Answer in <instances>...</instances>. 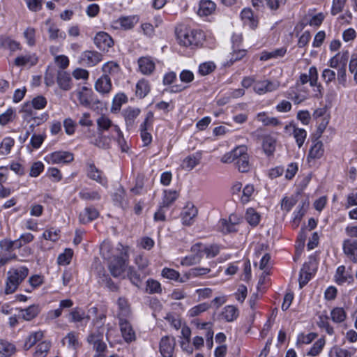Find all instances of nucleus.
<instances>
[{
  "label": "nucleus",
  "mask_w": 357,
  "mask_h": 357,
  "mask_svg": "<svg viewBox=\"0 0 357 357\" xmlns=\"http://www.w3.org/2000/svg\"><path fill=\"white\" fill-rule=\"evenodd\" d=\"M28 274L29 270L24 266L10 269L7 273L5 294H10L14 293Z\"/></svg>",
  "instance_id": "1"
},
{
  "label": "nucleus",
  "mask_w": 357,
  "mask_h": 357,
  "mask_svg": "<svg viewBox=\"0 0 357 357\" xmlns=\"http://www.w3.org/2000/svg\"><path fill=\"white\" fill-rule=\"evenodd\" d=\"M176 36L178 43L183 46L198 45L202 38V31L181 28L176 30Z\"/></svg>",
  "instance_id": "2"
},
{
  "label": "nucleus",
  "mask_w": 357,
  "mask_h": 357,
  "mask_svg": "<svg viewBox=\"0 0 357 357\" xmlns=\"http://www.w3.org/2000/svg\"><path fill=\"white\" fill-rule=\"evenodd\" d=\"M191 255L186 256L181 261L183 266H192L201 261L204 255V244L197 243L192 245L190 248Z\"/></svg>",
  "instance_id": "3"
},
{
  "label": "nucleus",
  "mask_w": 357,
  "mask_h": 357,
  "mask_svg": "<svg viewBox=\"0 0 357 357\" xmlns=\"http://www.w3.org/2000/svg\"><path fill=\"white\" fill-rule=\"evenodd\" d=\"M96 123L98 131L100 133L104 131H107L109 128H113L119 137V143L121 144V141L123 140V137L119 127L117 125H114L112 121L106 114H102L99 116L96 119Z\"/></svg>",
  "instance_id": "4"
},
{
  "label": "nucleus",
  "mask_w": 357,
  "mask_h": 357,
  "mask_svg": "<svg viewBox=\"0 0 357 357\" xmlns=\"http://www.w3.org/2000/svg\"><path fill=\"white\" fill-rule=\"evenodd\" d=\"M198 214V209L192 202H188L181 213V222L185 226L192 225Z\"/></svg>",
  "instance_id": "5"
},
{
  "label": "nucleus",
  "mask_w": 357,
  "mask_h": 357,
  "mask_svg": "<svg viewBox=\"0 0 357 357\" xmlns=\"http://www.w3.org/2000/svg\"><path fill=\"white\" fill-rule=\"evenodd\" d=\"M214 264V262H211L206 266H197L190 269L183 274L180 280V282H186L192 278L201 277L209 274L211 272V267Z\"/></svg>",
  "instance_id": "6"
},
{
  "label": "nucleus",
  "mask_w": 357,
  "mask_h": 357,
  "mask_svg": "<svg viewBox=\"0 0 357 357\" xmlns=\"http://www.w3.org/2000/svg\"><path fill=\"white\" fill-rule=\"evenodd\" d=\"M73 160V154L68 151H55L46 157V160L51 164L70 163Z\"/></svg>",
  "instance_id": "7"
},
{
  "label": "nucleus",
  "mask_w": 357,
  "mask_h": 357,
  "mask_svg": "<svg viewBox=\"0 0 357 357\" xmlns=\"http://www.w3.org/2000/svg\"><path fill=\"white\" fill-rule=\"evenodd\" d=\"M103 337V330L102 332H98L97 334L92 333L88 337V342L89 344H92L93 349L98 353V354L96 355L94 357H103L102 353H103L106 349L107 345L102 341Z\"/></svg>",
  "instance_id": "8"
},
{
  "label": "nucleus",
  "mask_w": 357,
  "mask_h": 357,
  "mask_svg": "<svg viewBox=\"0 0 357 357\" xmlns=\"http://www.w3.org/2000/svg\"><path fill=\"white\" fill-rule=\"evenodd\" d=\"M176 345L174 337L166 335L160 342V351L163 357H172Z\"/></svg>",
  "instance_id": "9"
},
{
  "label": "nucleus",
  "mask_w": 357,
  "mask_h": 357,
  "mask_svg": "<svg viewBox=\"0 0 357 357\" xmlns=\"http://www.w3.org/2000/svg\"><path fill=\"white\" fill-rule=\"evenodd\" d=\"M96 47L100 50H107L114 45V40L106 32L100 31L96 33L93 39Z\"/></svg>",
  "instance_id": "10"
},
{
  "label": "nucleus",
  "mask_w": 357,
  "mask_h": 357,
  "mask_svg": "<svg viewBox=\"0 0 357 357\" xmlns=\"http://www.w3.org/2000/svg\"><path fill=\"white\" fill-rule=\"evenodd\" d=\"M316 263L314 261H310L308 264H305L301 269L299 277V285L302 288L310 280L312 275L316 271Z\"/></svg>",
  "instance_id": "11"
},
{
  "label": "nucleus",
  "mask_w": 357,
  "mask_h": 357,
  "mask_svg": "<svg viewBox=\"0 0 357 357\" xmlns=\"http://www.w3.org/2000/svg\"><path fill=\"white\" fill-rule=\"evenodd\" d=\"M138 21L137 16L121 17L113 22L112 26L116 29L128 30L133 28Z\"/></svg>",
  "instance_id": "12"
},
{
  "label": "nucleus",
  "mask_w": 357,
  "mask_h": 357,
  "mask_svg": "<svg viewBox=\"0 0 357 357\" xmlns=\"http://www.w3.org/2000/svg\"><path fill=\"white\" fill-rule=\"evenodd\" d=\"M153 119V114L151 112H148L144 123L141 126V137L144 146H148L152 142V136L147 132V130L151 126Z\"/></svg>",
  "instance_id": "13"
},
{
  "label": "nucleus",
  "mask_w": 357,
  "mask_h": 357,
  "mask_svg": "<svg viewBox=\"0 0 357 357\" xmlns=\"http://www.w3.org/2000/svg\"><path fill=\"white\" fill-rule=\"evenodd\" d=\"M125 260L122 257H116L111 260L109 265V268L111 274L114 277H121L126 270Z\"/></svg>",
  "instance_id": "14"
},
{
  "label": "nucleus",
  "mask_w": 357,
  "mask_h": 357,
  "mask_svg": "<svg viewBox=\"0 0 357 357\" xmlns=\"http://www.w3.org/2000/svg\"><path fill=\"white\" fill-rule=\"evenodd\" d=\"M119 326L122 337L126 342H130L135 340V333L130 324L126 319L121 318Z\"/></svg>",
  "instance_id": "15"
},
{
  "label": "nucleus",
  "mask_w": 357,
  "mask_h": 357,
  "mask_svg": "<svg viewBox=\"0 0 357 357\" xmlns=\"http://www.w3.org/2000/svg\"><path fill=\"white\" fill-rule=\"evenodd\" d=\"M241 149H243V150H241V155L236 159V167L239 172L245 173L248 172L250 167L249 155L247 153L246 146H241Z\"/></svg>",
  "instance_id": "16"
},
{
  "label": "nucleus",
  "mask_w": 357,
  "mask_h": 357,
  "mask_svg": "<svg viewBox=\"0 0 357 357\" xmlns=\"http://www.w3.org/2000/svg\"><path fill=\"white\" fill-rule=\"evenodd\" d=\"M102 60V55L94 51H86L81 56L82 65L93 66L97 65Z\"/></svg>",
  "instance_id": "17"
},
{
  "label": "nucleus",
  "mask_w": 357,
  "mask_h": 357,
  "mask_svg": "<svg viewBox=\"0 0 357 357\" xmlns=\"http://www.w3.org/2000/svg\"><path fill=\"white\" fill-rule=\"evenodd\" d=\"M62 344L68 349L75 351L79 346L78 334L75 332L68 333L62 340Z\"/></svg>",
  "instance_id": "18"
},
{
  "label": "nucleus",
  "mask_w": 357,
  "mask_h": 357,
  "mask_svg": "<svg viewBox=\"0 0 357 357\" xmlns=\"http://www.w3.org/2000/svg\"><path fill=\"white\" fill-rule=\"evenodd\" d=\"M343 249L345 255L354 262L357 261V241L347 240L344 242Z\"/></svg>",
  "instance_id": "19"
},
{
  "label": "nucleus",
  "mask_w": 357,
  "mask_h": 357,
  "mask_svg": "<svg viewBox=\"0 0 357 357\" xmlns=\"http://www.w3.org/2000/svg\"><path fill=\"white\" fill-rule=\"evenodd\" d=\"M279 86V83H271L268 80L259 82L255 84L254 90L259 95L276 89Z\"/></svg>",
  "instance_id": "20"
},
{
  "label": "nucleus",
  "mask_w": 357,
  "mask_h": 357,
  "mask_svg": "<svg viewBox=\"0 0 357 357\" xmlns=\"http://www.w3.org/2000/svg\"><path fill=\"white\" fill-rule=\"evenodd\" d=\"M284 129L286 130L292 129L294 137L296 139L298 146L301 148L306 139L307 133L305 130L303 128H296L292 124L286 125Z\"/></svg>",
  "instance_id": "21"
},
{
  "label": "nucleus",
  "mask_w": 357,
  "mask_h": 357,
  "mask_svg": "<svg viewBox=\"0 0 357 357\" xmlns=\"http://www.w3.org/2000/svg\"><path fill=\"white\" fill-rule=\"evenodd\" d=\"M216 5L211 0H201L197 14L199 16H208L215 10Z\"/></svg>",
  "instance_id": "22"
},
{
  "label": "nucleus",
  "mask_w": 357,
  "mask_h": 357,
  "mask_svg": "<svg viewBox=\"0 0 357 357\" xmlns=\"http://www.w3.org/2000/svg\"><path fill=\"white\" fill-rule=\"evenodd\" d=\"M349 59L348 51L337 53L330 60V67H345Z\"/></svg>",
  "instance_id": "23"
},
{
  "label": "nucleus",
  "mask_w": 357,
  "mask_h": 357,
  "mask_svg": "<svg viewBox=\"0 0 357 357\" xmlns=\"http://www.w3.org/2000/svg\"><path fill=\"white\" fill-rule=\"evenodd\" d=\"M44 337L43 331H38L30 333V335L25 339L24 344V349L29 350L33 347L38 342L42 340Z\"/></svg>",
  "instance_id": "24"
},
{
  "label": "nucleus",
  "mask_w": 357,
  "mask_h": 357,
  "mask_svg": "<svg viewBox=\"0 0 357 357\" xmlns=\"http://www.w3.org/2000/svg\"><path fill=\"white\" fill-rule=\"evenodd\" d=\"M96 89L102 93H107L112 89V84L107 75H103L98 79L95 85Z\"/></svg>",
  "instance_id": "25"
},
{
  "label": "nucleus",
  "mask_w": 357,
  "mask_h": 357,
  "mask_svg": "<svg viewBox=\"0 0 357 357\" xmlns=\"http://www.w3.org/2000/svg\"><path fill=\"white\" fill-rule=\"evenodd\" d=\"M70 76L63 68L58 71L57 83L60 89L68 91L70 89Z\"/></svg>",
  "instance_id": "26"
},
{
  "label": "nucleus",
  "mask_w": 357,
  "mask_h": 357,
  "mask_svg": "<svg viewBox=\"0 0 357 357\" xmlns=\"http://www.w3.org/2000/svg\"><path fill=\"white\" fill-rule=\"evenodd\" d=\"M98 215L99 213L95 208L88 207L79 213V221L85 224L95 220Z\"/></svg>",
  "instance_id": "27"
},
{
  "label": "nucleus",
  "mask_w": 357,
  "mask_h": 357,
  "mask_svg": "<svg viewBox=\"0 0 357 357\" xmlns=\"http://www.w3.org/2000/svg\"><path fill=\"white\" fill-rule=\"evenodd\" d=\"M45 24L49 25L48 33L50 40H64L66 38V33L63 31H61L56 25L52 24L50 19L46 20Z\"/></svg>",
  "instance_id": "28"
},
{
  "label": "nucleus",
  "mask_w": 357,
  "mask_h": 357,
  "mask_svg": "<svg viewBox=\"0 0 357 357\" xmlns=\"http://www.w3.org/2000/svg\"><path fill=\"white\" fill-rule=\"evenodd\" d=\"M51 347L52 344L50 341L44 340L39 342L35 348L33 357H47Z\"/></svg>",
  "instance_id": "29"
},
{
  "label": "nucleus",
  "mask_w": 357,
  "mask_h": 357,
  "mask_svg": "<svg viewBox=\"0 0 357 357\" xmlns=\"http://www.w3.org/2000/svg\"><path fill=\"white\" fill-rule=\"evenodd\" d=\"M0 48L15 52L20 49V44L9 37L1 36L0 37Z\"/></svg>",
  "instance_id": "30"
},
{
  "label": "nucleus",
  "mask_w": 357,
  "mask_h": 357,
  "mask_svg": "<svg viewBox=\"0 0 357 357\" xmlns=\"http://www.w3.org/2000/svg\"><path fill=\"white\" fill-rule=\"evenodd\" d=\"M87 176L92 180L98 183H102L104 176L102 172L98 169L93 163L87 165Z\"/></svg>",
  "instance_id": "31"
},
{
  "label": "nucleus",
  "mask_w": 357,
  "mask_h": 357,
  "mask_svg": "<svg viewBox=\"0 0 357 357\" xmlns=\"http://www.w3.org/2000/svg\"><path fill=\"white\" fill-rule=\"evenodd\" d=\"M241 18L249 26L255 29L258 25V21L254 18V15L250 8H244L241 12Z\"/></svg>",
  "instance_id": "32"
},
{
  "label": "nucleus",
  "mask_w": 357,
  "mask_h": 357,
  "mask_svg": "<svg viewBox=\"0 0 357 357\" xmlns=\"http://www.w3.org/2000/svg\"><path fill=\"white\" fill-rule=\"evenodd\" d=\"M199 160L198 156L188 155L183 160L181 167L184 170L191 171L199 163Z\"/></svg>",
  "instance_id": "33"
},
{
  "label": "nucleus",
  "mask_w": 357,
  "mask_h": 357,
  "mask_svg": "<svg viewBox=\"0 0 357 357\" xmlns=\"http://www.w3.org/2000/svg\"><path fill=\"white\" fill-rule=\"evenodd\" d=\"M38 63V58L35 54L18 56L15 60L16 66H35Z\"/></svg>",
  "instance_id": "34"
},
{
  "label": "nucleus",
  "mask_w": 357,
  "mask_h": 357,
  "mask_svg": "<svg viewBox=\"0 0 357 357\" xmlns=\"http://www.w3.org/2000/svg\"><path fill=\"white\" fill-rule=\"evenodd\" d=\"M323 144L320 141L314 142L310 149L308 159H318L324 155Z\"/></svg>",
  "instance_id": "35"
},
{
  "label": "nucleus",
  "mask_w": 357,
  "mask_h": 357,
  "mask_svg": "<svg viewBox=\"0 0 357 357\" xmlns=\"http://www.w3.org/2000/svg\"><path fill=\"white\" fill-rule=\"evenodd\" d=\"M317 68H310L308 74H302L300 77L301 84H304L310 82L311 86H314L317 81Z\"/></svg>",
  "instance_id": "36"
},
{
  "label": "nucleus",
  "mask_w": 357,
  "mask_h": 357,
  "mask_svg": "<svg viewBox=\"0 0 357 357\" xmlns=\"http://www.w3.org/2000/svg\"><path fill=\"white\" fill-rule=\"evenodd\" d=\"M128 101V98L124 93H118L114 96L112 100L111 112L112 113L118 112L123 104Z\"/></svg>",
  "instance_id": "37"
},
{
  "label": "nucleus",
  "mask_w": 357,
  "mask_h": 357,
  "mask_svg": "<svg viewBox=\"0 0 357 357\" xmlns=\"http://www.w3.org/2000/svg\"><path fill=\"white\" fill-rule=\"evenodd\" d=\"M211 307V305L208 303H199L193 306L188 311V315L190 317H198Z\"/></svg>",
  "instance_id": "38"
},
{
  "label": "nucleus",
  "mask_w": 357,
  "mask_h": 357,
  "mask_svg": "<svg viewBox=\"0 0 357 357\" xmlns=\"http://www.w3.org/2000/svg\"><path fill=\"white\" fill-rule=\"evenodd\" d=\"M15 347L7 342L0 340V355L1 357H10L15 352Z\"/></svg>",
  "instance_id": "39"
},
{
  "label": "nucleus",
  "mask_w": 357,
  "mask_h": 357,
  "mask_svg": "<svg viewBox=\"0 0 357 357\" xmlns=\"http://www.w3.org/2000/svg\"><path fill=\"white\" fill-rule=\"evenodd\" d=\"M352 280V277L346 271L344 266H339L335 274V280L339 284L349 282Z\"/></svg>",
  "instance_id": "40"
},
{
  "label": "nucleus",
  "mask_w": 357,
  "mask_h": 357,
  "mask_svg": "<svg viewBox=\"0 0 357 357\" xmlns=\"http://www.w3.org/2000/svg\"><path fill=\"white\" fill-rule=\"evenodd\" d=\"M256 118L259 122L264 126H277L281 124L277 118L269 117L264 112L259 113Z\"/></svg>",
  "instance_id": "41"
},
{
  "label": "nucleus",
  "mask_w": 357,
  "mask_h": 357,
  "mask_svg": "<svg viewBox=\"0 0 357 357\" xmlns=\"http://www.w3.org/2000/svg\"><path fill=\"white\" fill-rule=\"evenodd\" d=\"M221 315L227 321H232L238 317V309L234 305H227L224 308Z\"/></svg>",
  "instance_id": "42"
},
{
  "label": "nucleus",
  "mask_w": 357,
  "mask_h": 357,
  "mask_svg": "<svg viewBox=\"0 0 357 357\" xmlns=\"http://www.w3.org/2000/svg\"><path fill=\"white\" fill-rule=\"evenodd\" d=\"M262 146L267 155H271L276 146V139L271 136H265L263 139Z\"/></svg>",
  "instance_id": "43"
},
{
  "label": "nucleus",
  "mask_w": 357,
  "mask_h": 357,
  "mask_svg": "<svg viewBox=\"0 0 357 357\" xmlns=\"http://www.w3.org/2000/svg\"><path fill=\"white\" fill-rule=\"evenodd\" d=\"M286 52L287 50L284 47L275 50L272 52H264L261 54L260 59L266 61L271 58L277 59L282 57L286 54Z\"/></svg>",
  "instance_id": "44"
},
{
  "label": "nucleus",
  "mask_w": 357,
  "mask_h": 357,
  "mask_svg": "<svg viewBox=\"0 0 357 357\" xmlns=\"http://www.w3.org/2000/svg\"><path fill=\"white\" fill-rule=\"evenodd\" d=\"M146 292L148 294H160L162 287L160 283L155 280L149 279L146 282Z\"/></svg>",
  "instance_id": "45"
},
{
  "label": "nucleus",
  "mask_w": 357,
  "mask_h": 357,
  "mask_svg": "<svg viewBox=\"0 0 357 357\" xmlns=\"http://www.w3.org/2000/svg\"><path fill=\"white\" fill-rule=\"evenodd\" d=\"M241 150H243V149H241V146H238L231 151L225 153L221 158V162L223 163H231L232 162L236 161L237 157L241 155L242 153L241 152L242 151Z\"/></svg>",
  "instance_id": "46"
},
{
  "label": "nucleus",
  "mask_w": 357,
  "mask_h": 357,
  "mask_svg": "<svg viewBox=\"0 0 357 357\" xmlns=\"http://www.w3.org/2000/svg\"><path fill=\"white\" fill-rule=\"evenodd\" d=\"M140 113V110L138 108L135 107H128L127 108L124 112V118L126 121V123L128 125H132L135 121V119L139 116Z\"/></svg>",
  "instance_id": "47"
},
{
  "label": "nucleus",
  "mask_w": 357,
  "mask_h": 357,
  "mask_svg": "<svg viewBox=\"0 0 357 357\" xmlns=\"http://www.w3.org/2000/svg\"><path fill=\"white\" fill-rule=\"evenodd\" d=\"M91 91L84 86L77 92V96L79 103L84 106L89 107L90 105V97Z\"/></svg>",
  "instance_id": "48"
},
{
  "label": "nucleus",
  "mask_w": 357,
  "mask_h": 357,
  "mask_svg": "<svg viewBox=\"0 0 357 357\" xmlns=\"http://www.w3.org/2000/svg\"><path fill=\"white\" fill-rule=\"evenodd\" d=\"M117 304L119 308V319L128 317L130 314V306L128 301L124 298H119L117 301Z\"/></svg>",
  "instance_id": "49"
},
{
  "label": "nucleus",
  "mask_w": 357,
  "mask_h": 357,
  "mask_svg": "<svg viewBox=\"0 0 357 357\" xmlns=\"http://www.w3.org/2000/svg\"><path fill=\"white\" fill-rule=\"evenodd\" d=\"M245 219L250 225L256 226L259 222L260 215L254 208H250L246 211Z\"/></svg>",
  "instance_id": "50"
},
{
  "label": "nucleus",
  "mask_w": 357,
  "mask_h": 357,
  "mask_svg": "<svg viewBox=\"0 0 357 357\" xmlns=\"http://www.w3.org/2000/svg\"><path fill=\"white\" fill-rule=\"evenodd\" d=\"M150 86L147 82L142 79L138 82L136 86V95L139 98L145 97L149 92Z\"/></svg>",
  "instance_id": "51"
},
{
  "label": "nucleus",
  "mask_w": 357,
  "mask_h": 357,
  "mask_svg": "<svg viewBox=\"0 0 357 357\" xmlns=\"http://www.w3.org/2000/svg\"><path fill=\"white\" fill-rule=\"evenodd\" d=\"M331 319L334 322L341 323L344 321L347 317V314L342 307H335L331 313Z\"/></svg>",
  "instance_id": "52"
},
{
  "label": "nucleus",
  "mask_w": 357,
  "mask_h": 357,
  "mask_svg": "<svg viewBox=\"0 0 357 357\" xmlns=\"http://www.w3.org/2000/svg\"><path fill=\"white\" fill-rule=\"evenodd\" d=\"M70 317L73 322H80L85 319H89V317L85 314L84 311L78 307L74 308L70 312Z\"/></svg>",
  "instance_id": "53"
},
{
  "label": "nucleus",
  "mask_w": 357,
  "mask_h": 357,
  "mask_svg": "<svg viewBox=\"0 0 357 357\" xmlns=\"http://www.w3.org/2000/svg\"><path fill=\"white\" fill-rule=\"evenodd\" d=\"M178 197L175 190H165L162 202V207H169Z\"/></svg>",
  "instance_id": "54"
},
{
  "label": "nucleus",
  "mask_w": 357,
  "mask_h": 357,
  "mask_svg": "<svg viewBox=\"0 0 357 357\" xmlns=\"http://www.w3.org/2000/svg\"><path fill=\"white\" fill-rule=\"evenodd\" d=\"M38 313V308L36 305H31L24 310H21V315L24 320L30 321L33 319Z\"/></svg>",
  "instance_id": "55"
},
{
  "label": "nucleus",
  "mask_w": 357,
  "mask_h": 357,
  "mask_svg": "<svg viewBox=\"0 0 357 357\" xmlns=\"http://www.w3.org/2000/svg\"><path fill=\"white\" fill-rule=\"evenodd\" d=\"M161 275L163 278L180 282L182 277H180V273L174 269L169 268H164L162 270Z\"/></svg>",
  "instance_id": "56"
},
{
  "label": "nucleus",
  "mask_w": 357,
  "mask_h": 357,
  "mask_svg": "<svg viewBox=\"0 0 357 357\" xmlns=\"http://www.w3.org/2000/svg\"><path fill=\"white\" fill-rule=\"evenodd\" d=\"M329 356L330 357H351L352 354L347 349L335 346L331 348Z\"/></svg>",
  "instance_id": "57"
},
{
  "label": "nucleus",
  "mask_w": 357,
  "mask_h": 357,
  "mask_svg": "<svg viewBox=\"0 0 357 357\" xmlns=\"http://www.w3.org/2000/svg\"><path fill=\"white\" fill-rule=\"evenodd\" d=\"M73 252L70 249H66L64 252L58 257V264L59 265L69 264L72 259Z\"/></svg>",
  "instance_id": "58"
},
{
  "label": "nucleus",
  "mask_w": 357,
  "mask_h": 357,
  "mask_svg": "<svg viewBox=\"0 0 357 357\" xmlns=\"http://www.w3.org/2000/svg\"><path fill=\"white\" fill-rule=\"evenodd\" d=\"M159 64L158 61L151 56H142L138 60L139 67H155Z\"/></svg>",
  "instance_id": "59"
},
{
  "label": "nucleus",
  "mask_w": 357,
  "mask_h": 357,
  "mask_svg": "<svg viewBox=\"0 0 357 357\" xmlns=\"http://www.w3.org/2000/svg\"><path fill=\"white\" fill-rule=\"evenodd\" d=\"M308 206H309L308 202H303L302 203L301 208L298 211L297 214L295 215L294 220H293V224L296 227H297L299 225L300 221L301 220L303 216L305 213V212L308 208Z\"/></svg>",
  "instance_id": "60"
},
{
  "label": "nucleus",
  "mask_w": 357,
  "mask_h": 357,
  "mask_svg": "<svg viewBox=\"0 0 357 357\" xmlns=\"http://www.w3.org/2000/svg\"><path fill=\"white\" fill-rule=\"evenodd\" d=\"M203 252L204 255H205L207 258H213L219 253L220 248L217 245H204Z\"/></svg>",
  "instance_id": "61"
},
{
  "label": "nucleus",
  "mask_w": 357,
  "mask_h": 357,
  "mask_svg": "<svg viewBox=\"0 0 357 357\" xmlns=\"http://www.w3.org/2000/svg\"><path fill=\"white\" fill-rule=\"evenodd\" d=\"M14 144V141L11 138H6L0 145V153L2 155H7L10 153L12 146Z\"/></svg>",
  "instance_id": "62"
},
{
  "label": "nucleus",
  "mask_w": 357,
  "mask_h": 357,
  "mask_svg": "<svg viewBox=\"0 0 357 357\" xmlns=\"http://www.w3.org/2000/svg\"><path fill=\"white\" fill-rule=\"evenodd\" d=\"M325 15L323 13H319L311 16L307 20V23L312 26H319L325 19Z\"/></svg>",
  "instance_id": "63"
},
{
  "label": "nucleus",
  "mask_w": 357,
  "mask_h": 357,
  "mask_svg": "<svg viewBox=\"0 0 357 357\" xmlns=\"http://www.w3.org/2000/svg\"><path fill=\"white\" fill-rule=\"evenodd\" d=\"M47 102V100L44 96H38L32 100L31 105L36 109H42L46 107Z\"/></svg>",
  "instance_id": "64"
}]
</instances>
